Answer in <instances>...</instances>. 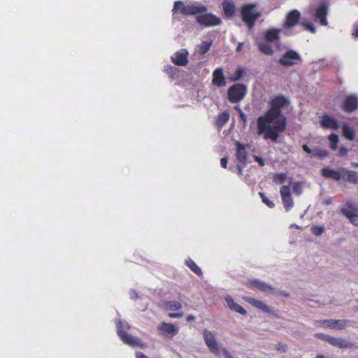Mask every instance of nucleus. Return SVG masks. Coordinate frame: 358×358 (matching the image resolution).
Returning a JSON list of instances; mask_svg holds the SVG:
<instances>
[{"mask_svg": "<svg viewBox=\"0 0 358 358\" xmlns=\"http://www.w3.org/2000/svg\"><path fill=\"white\" fill-rule=\"evenodd\" d=\"M259 196L262 198V202L265 203L268 207L273 208L275 206L274 203L270 201L263 192H259Z\"/></svg>", "mask_w": 358, "mask_h": 358, "instance_id": "39", "label": "nucleus"}, {"mask_svg": "<svg viewBox=\"0 0 358 358\" xmlns=\"http://www.w3.org/2000/svg\"><path fill=\"white\" fill-rule=\"evenodd\" d=\"M347 151H348V150H347L345 148H341V149H340V150H339V152H340V155H345V154H346V152H347Z\"/></svg>", "mask_w": 358, "mask_h": 358, "instance_id": "55", "label": "nucleus"}, {"mask_svg": "<svg viewBox=\"0 0 358 358\" xmlns=\"http://www.w3.org/2000/svg\"><path fill=\"white\" fill-rule=\"evenodd\" d=\"M255 3L244 4L241 9L242 20L251 29L255 26V22L261 16L260 12L257 10Z\"/></svg>", "mask_w": 358, "mask_h": 358, "instance_id": "3", "label": "nucleus"}, {"mask_svg": "<svg viewBox=\"0 0 358 358\" xmlns=\"http://www.w3.org/2000/svg\"><path fill=\"white\" fill-rule=\"evenodd\" d=\"M237 169H238V174L242 175L243 174V169L242 166L240 165V164H238L237 165Z\"/></svg>", "mask_w": 358, "mask_h": 358, "instance_id": "53", "label": "nucleus"}, {"mask_svg": "<svg viewBox=\"0 0 358 358\" xmlns=\"http://www.w3.org/2000/svg\"><path fill=\"white\" fill-rule=\"evenodd\" d=\"M287 178L286 173H275L273 176V182L275 184H282Z\"/></svg>", "mask_w": 358, "mask_h": 358, "instance_id": "36", "label": "nucleus"}, {"mask_svg": "<svg viewBox=\"0 0 358 358\" xmlns=\"http://www.w3.org/2000/svg\"><path fill=\"white\" fill-rule=\"evenodd\" d=\"M324 231V227L322 226H313L311 232L316 236H320Z\"/></svg>", "mask_w": 358, "mask_h": 358, "instance_id": "40", "label": "nucleus"}, {"mask_svg": "<svg viewBox=\"0 0 358 358\" xmlns=\"http://www.w3.org/2000/svg\"><path fill=\"white\" fill-rule=\"evenodd\" d=\"M244 73H245V71H244L243 69H242V68L237 69L235 71L234 76L229 78V80L231 82H235V81L239 80L243 76Z\"/></svg>", "mask_w": 358, "mask_h": 358, "instance_id": "37", "label": "nucleus"}, {"mask_svg": "<svg viewBox=\"0 0 358 358\" xmlns=\"http://www.w3.org/2000/svg\"><path fill=\"white\" fill-rule=\"evenodd\" d=\"M169 316L171 318H180V317H182L183 316V313H169Z\"/></svg>", "mask_w": 358, "mask_h": 358, "instance_id": "47", "label": "nucleus"}, {"mask_svg": "<svg viewBox=\"0 0 358 358\" xmlns=\"http://www.w3.org/2000/svg\"><path fill=\"white\" fill-rule=\"evenodd\" d=\"M117 334L121 340L126 344L131 346H136L139 345V340L134 338L131 335L125 332L122 329V322H119L117 326Z\"/></svg>", "mask_w": 358, "mask_h": 358, "instance_id": "16", "label": "nucleus"}, {"mask_svg": "<svg viewBox=\"0 0 358 358\" xmlns=\"http://www.w3.org/2000/svg\"><path fill=\"white\" fill-rule=\"evenodd\" d=\"M349 220L354 225L358 227V214L354 213L350 218Z\"/></svg>", "mask_w": 358, "mask_h": 358, "instance_id": "44", "label": "nucleus"}, {"mask_svg": "<svg viewBox=\"0 0 358 358\" xmlns=\"http://www.w3.org/2000/svg\"><path fill=\"white\" fill-rule=\"evenodd\" d=\"M243 43H239L236 47V52H239L243 48Z\"/></svg>", "mask_w": 358, "mask_h": 358, "instance_id": "54", "label": "nucleus"}, {"mask_svg": "<svg viewBox=\"0 0 358 358\" xmlns=\"http://www.w3.org/2000/svg\"><path fill=\"white\" fill-rule=\"evenodd\" d=\"M254 159H255V161L258 162V164L260 166H264V160L262 157H258V156H255Z\"/></svg>", "mask_w": 358, "mask_h": 358, "instance_id": "48", "label": "nucleus"}, {"mask_svg": "<svg viewBox=\"0 0 358 358\" xmlns=\"http://www.w3.org/2000/svg\"><path fill=\"white\" fill-rule=\"evenodd\" d=\"M229 113L228 111H224L217 115L215 124L218 127L222 128L229 121Z\"/></svg>", "mask_w": 358, "mask_h": 358, "instance_id": "28", "label": "nucleus"}, {"mask_svg": "<svg viewBox=\"0 0 358 358\" xmlns=\"http://www.w3.org/2000/svg\"><path fill=\"white\" fill-rule=\"evenodd\" d=\"M343 135L346 139L350 141L354 140L355 137L354 130L346 124L343 126Z\"/></svg>", "mask_w": 358, "mask_h": 358, "instance_id": "30", "label": "nucleus"}, {"mask_svg": "<svg viewBox=\"0 0 358 358\" xmlns=\"http://www.w3.org/2000/svg\"><path fill=\"white\" fill-rule=\"evenodd\" d=\"M275 349L279 352H285L287 350V345L280 343L276 345Z\"/></svg>", "mask_w": 358, "mask_h": 358, "instance_id": "43", "label": "nucleus"}, {"mask_svg": "<svg viewBox=\"0 0 358 358\" xmlns=\"http://www.w3.org/2000/svg\"><path fill=\"white\" fill-rule=\"evenodd\" d=\"M234 108L238 113V114L243 112L239 106H235Z\"/></svg>", "mask_w": 358, "mask_h": 358, "instance_id": "56", "label": "nucleus"}, {"mask_svg": "<svg viewBox=\"0 0 358 358\" xmlns=\"http://www.w3.org/2000/svg\"><path fill=\"white\" fill-rule=\"evenodd\" d=\"M227 163H228V158H227V157H222V158L220 159V164H221V166H222V167H223L224 169H227Z\"/></svg>", "mask_w": 358, "mask_h": 358, "instance_id": "46", "label": "nucleus"}, {"mask_svg": "<svg viewBox=\"0 0 358 358\" xmlns=\"http://www.w3.org/2000/svg\"><path fill=\"white\" fill-rule=\"evenodd\" d=\"M186 266L189 268L194 273L197 275H202L203 273L201 269L197 266V264L190 258L185 261Z\"/></svg>", "mask_w": 358, "mask_h": 358, "instance_id": "29", "label": "nucleus"}, {"mask_svg": "<svg viewBox=\"0 0 358 358\" xmlns=\"http://www.w3.org/2000/svg\"><path fill=\"white\" fill-rule=\"evenodd\" d=\"M315 336L318 338L322 339V341L327 342V343H329V338L331 337V336L326 335V334H321V333L316 334Z\"/></svg>", "mask_w": 358, "mask_h": 358, "instance_id": "42", "label": "nucleus"}, {"mask_svg": "<svg viewBox=\"0 0 358 358\" xmlns=\"http://www.w3.org/2000/svg\"><path fill=\"white\" fill-rule=\"evenodd\" d=\"M302 148H303V150L306 152H307L308 154H312L313 155V150H310L307 145H303Z\"/></svg>", "mask_w": 358, "mask_h": 358, "instance_id": "50", "label": "nucleus"}, {"mask_svg": "<svg viewBox=\"0 0 358 358\" xmlns=\"http://www.w3.org/2000/svg\"><path fill=\"white\" fill-rule=\"evenodd\" d=\"M280 195L282 201L286 211H289L294 206V201L291 194V190L289 185H283L280 187Z\"/></svg>", "mask_w": 358, "mask_h": 358, "instance_id": "12", "label": "nucleus"}, {"mask_svg": "<svg viewBox=\"0 0 358 358\" xmlns=\"http://www.w3.org/2000/svg\"><path fill=\"white\" fill-rule=\"evenodd\" d=\"M352 166L353 167H357H357H358V163L352 162Z\"/></svg>", "mask_w": 358, "mask_h": 358, "instance_id": "61", "label": "nucleus"}, {"mask_svg": "<svg viewBox=\"0 0 358 358\" xmlns=\"http://www.w3.org/2000/svg\"><path fill=\"white\" fill-rule=\"evenodd\" d=\"M341 108L348 113H351L358 108V97L355 94H350L345 96Z\"/></svg>", "mask_w": 358, "mask_h": 358, "instance_id": "10", "label": "nucleus"}, {"mask_svg": "<svg viewBox=\"0 0 358 358\" xmlns=\"http://www.w3.org/2000/svg\"><path fill=\"white\" fill-rule=\"evenodd\" d=\"M289 105V101L283 95H278L270 101V108L257 120V133L263 134L264 139L276 141L280 134L285 131L287 118L282 110Z\"/></svg>", "mask_w": 358, "mask_h": 358, "instance_id": "1", "label": "nucleus"}, {"mask_svg": "<svg viewBox=\"0 0 358 358\" xmlns=\"http://www.w3.org/2000/svg\"><path fill=\"white\" fill-rule=\"evenodd\" d=\"M356 208L353 206L352 203H347V206L342 208L341 209V212L345 216H346L348 219L355 213Z\"/></svg>", "mask_w": 358, "mask_h": 358, "instance_id": "31", "label": "nucleus"}, {"mask_svg": "<svg viewBox=\"0 0 358 358\" xmlns=\"http://www.w3.org/2000/svg\"><path fill=\"white\" fill-rule=\"evenodd\" d=\"M212 83L217 87H222L227 85L226 78L224 75L222 68H217L213 71Z\"/></svg>", "mask_w": 358, "mask_h": 358, "instance_id": "18", "label": "nucleus"}, {"mask_svg": "<svg viewBox=\"0 0 358 358\" xmlns=\"http://www.w3.org/2000/svg\"><path fill=\"white\" fill-rule=\"evenodd\" d=\"M303 26L306 30L310 31L311 33H315L316 31V29L313 23L311 22H303Z\"/></svg>", "mask_w": 358, "mask_h": 358, "instance_id": "41", "label": "nucleus"}, {"mask_svg": "<svg viewBox=\"0 0 358 358\" xmlns=\"http://www.w3.org/2000/svg\"><path fill=\"white\" fill-rule=\"evenodd\" d=\"M172 62L177 66H184L188 63V52L181 49L171 57Z\"/></svg>", "mask_w": 358, "mask_h": 358, "instance_id": "17", "label": "nucleus"}, {"mask_svg": "<svg viewBox=\"0 0 358 358\" xmlns=\"http://www.w3.org/2000/svg\"><path fill=\"white\" fill-rule=\"evenodd\" d=\"M350 323V321L343 320H316L315 325L317 327H327L332 329L341 330L344 329Z\"/></svg>", "mask_w": 358, "mask_h": 358, "instance_id": "6", "label": "nucleus"}, {"mask_svg": "<svg viewBox=\"0 0 358 358\" xmlns=\"http://www.w3.org/2000/svg\"><path fill=\"white\" fill-rule=\"evenodd\" d=\"M321 175L325 178L333 179L336 181L342 180L341 168L338 170H334L329 167L322 168L321 170Z\"/></svg>", "mask_w": 358, "mask_h": 358, "instance_id": "20", "label": "nucleus"}, {"mask_svg": "<svg viewBox=\"0 0 358 358\" xmlns=\"http://www.w3.org/2000/svg\"><path fill=\"white\" fill-rule=\"evenodd\" d=\"M342 180L354 185H358V171L341 168Z\"/></svg>", "mask_w": 358, "mask_h": 358, "instance_id": "19", "label": "nucleus"}, {"mask_svg": "<svg viewBox=\"0 0 358 358\" xmlns=\"http://www.w3.org/2000/svg\"><path fill=\"white\" fill-rule=\"evenodd\" d=\"M224 15L227 18L232 17L236 13V7L231 0H224L222 3Z\"/></svg>", "mask_w": 358, "mask_h": 358, "instance_id": "24", "label": "nucleus"}, {"mask_svg": "<svg viewBox=\"0 0 358 358\" xmlns=\"http://www.w3.org/2000/svg\"><path fill=\"white\" fill-rule=\"evenodd\" d=\"M301 18V13L296 9L289 11L283 22L282 27L285 29H290L298 24Z\"/></svg>", "mask_w": 358, "mask_h": 358, "instance_id": "9", "label": "nucleus"}, {"mask_svg": "<svg viewBox=\"0 0 358 358\" xmlns=\"http://www.w3.org/2000/svg\"><path fill=\"white\" fill-rule=\"evenodd\" d=\"M301 61V55L293 50L286 51L279 59L278 63L283 67H290Z\"/></svg>", "mask_w": 358, "mask_h": 358, "instance_id": "7", "label": "nucleus"}, {"mask_svg": "<svg viewBox=\"0 0 358 358\" xmlns=\"http://www.w3.org/2000/svg\"><path fill=\"white\" fill-rule=\"evenodd\" d=\"M164 71L172 79L175 78L178 71L177 68L169 64L164 66Z\"/></svg>", "mask_w": 358, "mask_h": 358, "instance_id": "32", "label": "nucleus"}, {"mask_svg": "<svg viewBox=\"0 0 358 358\" xmlns=\"http://www.w3.org/2000/svg\"><path fill=\"white\" fill-rule=\"evenodd\" d=\"M165 305L166 308L170 310H178L182 308V304L176 301H167Z\"/></svg>", "mask_w": 358, "mask_h": 358, "instance_id": "34", "label": "nucleus"}, {"mask_svg": "<svg viewBox=\"0 0 358 358\" xmlns=\"http://www.w3.org/2000/svg\"><path fill=\"white\" fill-rule=\"evenodd\" d=\"M195 320V317L192 315H189L187 317V321H192V320Z\"/></svg>", "mask_w": 358, "mask_h": 358, "instance_id": "57", "label": "nucleus"}, {"mask_svg": "<svg viewBox=\"0 0 358 358\" xmlns=\"http://www.w3.org/2000/svg\"><path fill=\"white\" fill-rule=\"evenodd\" d=\"M203 338L210 351L216 355H219V345L213 334L211 331L205 329L203 331Z\"/></svg>", "mask_w": 358, "mask_h": 358, "instance_id": "11", "label": "nucleus"}, {"mask_svg": "<svg viewBox=\"0 0 358 358\" xmlns=\"http://www.w3.org/2000/svg\"><path fill=\"white\" fill-rule=\"evenodd\" d=\"M354 38H358V28L355 31V32L352 34Z\"/></svg>", "mask_w": 358, "mask_h": 358, "instance_id": "58", "label": "nucleus"}, {"mask_svg": "<svg viewBox=\"0 0 358 358\" xmlns=\"http://www.w3.org/2000/svg\"><path fill=\"white\" fill-rule=\"evenodd\" d=\"M225 301L227 303L229 308L236 313H238L241 315H245L247 314V311L239 304L236 303L231 296H227L225 297Z\"/></svg>", "mask_w": 358, "mask_h": 358, "instance_id": "26", "label": "nucleus"}, {"mask_svg": "<svg viewBox=\"0 0 358 358\" xmlns=\"http://www.w3.org/2000/svg\"><path fill=\"white\" fill-rule=\"evenodd\" d=\"M157 329L162 332V335L164 336H173L178 333V328L173 324L162 322L157 327Z\"/></svg>", "mask_w": 358, "mask_h": 358, "instance_id": "22", "label": "nucleus"}, {"mask_svg": "<svg viewBox=\"0 0 358 358\" xmlns=\"http://www.w3.org/2000/svg\"><path fill=\"white\" fill-rule=\"evenodd\" d=\"M320 125L324 129H338L340 127L338 121L328 114L322 116Z\"/></svg>", "mask_w": 358, "mask_h": 358, "instance_id": "15", "label": "nucleus"}, {"mask_svg": "<svg viewBox=\"0 0 358 358\" xmlns=\"http://www.w3.org/2000/svg\"><path fill=\"white\" fill-rule=\"evenodd\" d=\"M207 7L199 3H193L185 5L182 1H177L174 3L172 10L173 19H177L178 13L184 15H194L206 13Z\"/></svg>", "mask_w": 358, "mask_h": 358, "instance_id": "2", "label": "nucleus"}, {"mask_svg": "<svg viewBox=\"0 0 358 358\" xmlns=\"http://www.w3.org/2000/svg\"><path fill=\"white\" fill-rule=\"evenodd\" d=\"M236 147V158L242 165H245L248 160V151L246 148L248 145L241 143L239 141H236L234 143Z\"/></svg>", "mask_w": 358, "mask_h": 358, "instance_id": "14", "label": "nucleus"}, {"mask_svg": "<svg viewBox=\"0 0 358 358\" xmlns=\"http://www.w3.org/2000/svg\"><path fill=\"white\" fill-rule=\"evenodd\" d=\"M130 297L132 299H136L138 298V294L136 293V292L135 291H131V293H130Z\"/></svg>", "mask_w": 358, "mask_h": 358, "instance_id": "51", "label": "nucleus"}, {"mask_svg": "<svg viewBox=\"0 0 358 358\" xmlns=\"http://www.w3.org/2000/svg\"><path fill=\"white\" fill-rule=\"evenodd\" d=\"M324 203H325L326 204H331V199H327V200L324 201Z\"/></svg>", "mask_w": 358, "mask_h": 358, "instance_id": "60", "label": "nucleus"}, {"mask_svg": "<svg viewBox=\"0 0 358 358\" xmlns=\"http://www.w3.org/2000/svg\"><path fill=\"white\" fill-rule=\"evenodd\" d=\"M316 358H325L324 355H317Z\"/></svg>", "mask_w": 358, "mask_h": 358, "instance_id": "62", "label": "nucleus"}, {"mask_svg": "<svg viewBox=\"0 0 358 358\" xmlns=\"http://www.w3.org/2000/svg\"><path fill=\"white\" fill-rule=\"evenodd\" d=\"M196 22L204 27H214L221 24V19L213 13H199L196 17Z\"/></svg>", "mask_w": 358, "mask_h": 358, "instance_id": "8", "label": "nucleus"}, {"mask_svg": "<svg viewBox=\"0 0 358 358\" xmlns=\"http://www.w3.org/2000/svg\"><path fill=\"white\" fill-rule=\"evenodd\" d=\"M329 4L324 1L316 6L310 8L309 13L315 21L319 22L322 26H327L328 21L327 16L329 12Z\"/></svg>", "mask_w": 358, "mask_h": 358, "instance_id": "4", "label": "nucleus"}, {"mask_svg": "<svg viewBox=\"0 0 358 358\" xmlns=\"http://www.w3.org/2000/svg\"><path fill=\"white\" fill-rule=\"evenodd\" d=\"M328 152L327 150L320 148H315L313 152V156L317 157L320 159L327 157Z\"/></svg>", "mask_w": 358, "mask_h": 358, "instance_id": "38", "label": "nucleus"}, {"mask_svg": "<svg viewBox=\"0 0 358 358\" xmlns=\"http://www.w3.org/2000/svg\"><path fill=\"white\" fill-rule=\"evenodd\" d=\"M222 352H223L225 358H233L232 355L230 354V352L227 349L223 348Z\"/></svg>", "mask_w": 358, "mask_h": 358, "instance_id": "49", "label": "nucleus"}, {"mask_svg": "<svg viewBox=\"0 0 358 358\" xmlns=\"http://www.w3.org/2000/svg\"><path fill=\"white\" fill-rule=\"evenodd\" d=\"M248 284L250 287L255 288L262 292H268L273 289L271 285L257 279L250 280Z\"/></svg>", "mask_w": 358, "mask_h": 358, "instance_id": "23", "label": "nucleus"}, {"mask_svg": "<svg viewBox=\"0 0 358 358\" xmlns=\"http://www.w3.org/2000/svg\"><path fill=\"white\" fill-rule=\"evenodd\" d=\"M329 141L330 142V148L333 150H336L337 149V145L338 143V136L336 134H331L328 137Z\"/></svg>", "mask_w": 358, "mask_h": 358, "instance_id": "35", "label": "nucleus"}, {"mask_svg": "<svg viewBox=\"0 0 358 358\" xmlns=\"http://www.w3.org/2000/svg\"><path fill=\"white\" fill-rule=\"evenodd\" d=\"M281 29L271 27L264 31V38L267 43L278 42L280 40Z\"/></svg>", "mask_w": 358, "mask_h": 358, "instance_id": "13", "label": "nucleus"}, {"mask_svg": "<svg viewBox=\"0 0 358 358\" xmlns=\"http://www.w3.org/2000/svg\"><path fill=\"white\" fill-rule=\"evenodd\" d=\"M239 117L241 118V120L243 122V126L245 127L246 123H247V117H246L245 114L243 112H242V113H239Z\"/></svg>", "mask_w": 358, "mask_h": 358, "instance_id": "45", "label": "nucleus"}, {"mask_svg": "<svg viewBox=\"0 0 358 358\" xmlns=\"http://www.w3.org/2000/svg\"><path fill=\"white\" fill-rule=\"evenodd\" d=\"M270 43L258 42L257 46L259 51L266 55H272L274 52L273 47L269 44Z\"/></svg>", "mask_w": 358, "mask_h": 358, "instance_id": "27", "label": "nucleus"}, {"mask_svg": "<svg viewBox=\"0 0 358 358\" xmlns=\"http://www.w3.org/2000/svg\"><path fill=\"white\" fill-rule=\"evenodd\" d=\"M212 45V41H203L199 45V52L200 55H204L209 51Z\"/></svg>", "mask_w": 358, "mask_h": 358, "instance_id": "33", "label": "nucleus"}, {"mask_svg": "<svg viewBox=\"0 0 358 358\" xmlns=\"http://www.w3.org/2000/svg\"><path fill=\"white\" fill-rule=\"evenodd\" d=\"M245 301L251 304L252 306L262 310L264 313H271L275 316H278L275 312L272 311L270 308L262 301L257 300L252 297H245Z\"/></svg>", "mask_w": 358, "mask_h": 358, "instance_id": "21", "label": "nucleus"}, {"mask_svg": "<svg viewBox=\"0 0 358 358\" xmlns=\"http://www.w3.org/2000/svg\"><path fill=\"white\" fill-rule=\"evenodd\" d=\"M246 94L247 87L244 84H234L227 90L228 100L231 103H237L245 98Z\"/></svg>", "mask_w": 358, "mask_h": 358, "instance_id": "5", "label": "nucleus"}, {"mask_svg": "<svg viewBox=\"0 0 358 358\" xmlns=\"http://www.w3.org/2000/svg\"><path fill=\"white\" fill-rule=\"evenodd\" d=\"M280 294H281L282 296H285V297H287V296H289V294L287 292H280Z\"/></svg>", "mask_w": 358, "mask_h": 358, "instance_id": "59", "label": "nucleus"}, {"mask_svg": "<svg viewBox=\"0 0 358 358\" xmlns=\"http://www.w3.org/2000/svg\"><path fill=\"white\" fill-rule=\"evenodd\" d=\"M329 343L334 347H337L341 349L352 348L354 346L351 343L347 342L341 338H336L331 336L329 338Z\"/></svg>", "mask_w": 358, "mask_h": 358, "instance_id": "25", "label": "nucleus"}, {"mask_svg": "<svg viewBox=\"0 0 358 358\" xmlns=\"http://www.w3.org/2000/svg\"><path fill=\"white\" fill-rule=\"evenodd\" d=\"M136 357V358H148L145 355L141 352H137Z\"/></svg>", "mask_w": 358, "mask_h": 358, "instance_id": "52", "label": "nucleus"}]
</instances>
